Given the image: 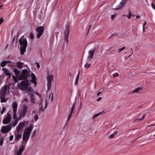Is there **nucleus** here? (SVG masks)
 <instances>
[{"instance_id": "1", "label": "nucleus", "mask_w": 155, "mask_h": 155, "mask_svg": "<svg viewBox=\"0 0 155 155\" xmlns=\"http://www.w3.org/2000/svg\"><path fill=\"white\" fill-rule=\"evenodd\" d=\"M19 42L20 45L21 54L23 55L25 52L26 48L27 47L28 43L27 39L26 38L24 37L23 36L20 39Z\"/></svg>"}, {"instance_id": "2", "label": "nucleus", "mask_w": 155, "mask_h": 155, "mask_svg": "<svg viewBox=\"0 0 155 155\" xmlns=\"http://www.w3.org/2000/svg\"><path fill=\"white\" fill-rule=\"evenodd\" d=\"M30 72L28 71L26 69L23 70L21 74L18 78V79L19 80H25L27 79L30 76Z\"/></svg>"}, {"instance_id": "3", "label": "nucleus", "mask_w": 155, "mask_h": 155, "mask_svg": "<svg viewBox=\"0 0 155 155\" xmlns=\"http://www.w3.org/2000/svg\"><path fill=\"white\" fill-rule=\"evenodd\" d=\"M30 85L28 82V80L27 81H22L18 85V87L22 91L25 90Z\"/></svg>"}, {"instance_id": "4", "label": "nucleus", "mask_w": 155, "mask_h": 155, "mask_svg": "<svg viewBox=\"0 0 155 155\" xmlns=\"http://www.w3.org/2000/svg\"><path fill=\"white\" fill-rule=\"evenodd\" d=\"M7 116L3 119L2 123L3 124H9L11 121V114L9 112L7 113Z\"/></svg>"}, {"instance_id": "5", "label": "nucleus", "mask_w": 155, "mask_h": 155, "mask_svg": "<svg viewBox=\"0 0 155 155\" xmlns=\"http://www.w3.org/2000/svg\"><path fill=\"white\" fill-rule=\"evenodd\" d=\"M12 129L11 124H9L5 126H3L2 127L1 131L2 134L8 133Z\"/></svg>"}, {"instance_id": "6", "label": "nucleus", "mask_w": 155, "mask_h": 155, "mask_svg": "<svg viewBox=\"0 0 155 155\" xmlns=\"http://www.w3.org/2000/svg\"><path fill=\"white\" fill-rule=\"evenodd\" d=\"M70 32V28L68 25H66L65 30L64 31V39L67 41V43H68V35Z\"/></svg>"}, {"instance_id": "7", "label": "nucleus", "mask_w": 155, "mask_h": 155, "mask_svg": "<svg viewBox=\"0 0 155 155\" xmlns=\"http://www.w3.org/2000/svg\"><path fill=\"white\" fill-rule=\"evenodd\" d=\"M53 78L54 76L53 75H49L47 77L48 90H49L51 89V81L53 80Z\"/></svg>"}, {"instance_id": "8", "label": "nucleus", "mask_w": 155, "mask_h": 155, "mask_svg": "<svg viewBox=\"0 0 155 155\" xmlns=\"http://www.w3.org/2000/svg\"><path fill=\"white\" fill-rule=\"evenodd\" d=\"M44 30V28L42 26H39L36 28V31L38 33L37 35V37L39 38L42 35Z\"/></svg>"}, {"instance_id": "9", "label": "nucleus", "mask_w": 155, "mask_h": 155, "mask_svg": "<svg viewBox=\"0 0 155 155\" xmlns=\"http://www.w3.org/2000/svg\"><path fill=\"white\" fill-rule=\"evenodd\" d=\"M18 104L16 102H14L12 105L13 111V118H15L16 117V112L18 107Z\"/></svg>"}, {"instance_id": "10", "label": "nucleus", "mask_w": 155, "mask_h": 155, "mask_svg": "<svg viewBox=\"0 0 155 155\" xmlns=\"http://www.w3.org/2000/svg\"><path fill=\"white\" fill-rule=\"evenodd\" d=\"M33 128V126L31 125H30L28 127L25 129L23 133L30 136L31 132Z\"/></svg>"}, {"instance_id": "11", "label": "nucleus", "mask_w": 155, "mask_h": 155, "mask_svg": "<svg viewBox=\"0 0 155 155\" xmlns=\"http://www.w3.org/2000/svg\"><path fill=\"white\" fill-rule=\"evenodd\" d=\"M25 125V123L24 122H21L20 123L16 128L17 133L19 134L21 130Z\"/></svg>"}, {"instance_id": "12", "label": "nucleus", "mask_w": 155, "mask_h": 155, "mask_svg": "<svg viewBox=\"0 0 155 155\" xmlns=\"http://www.w3.org/2000/svg\"><path fill=\"white\" fill-rule=\"evenodd\" d=\"M26 146V143L22 144L21 147L19 150L17 151L16 155H21L23 151L25 149Z\"/></svg>"}, {"instance_id": "13", "label": "nucleus", "mask_w": 155, "mask_h": 155, "mask_svg": "<svg viewBox=\"0 0 155 155\" xmlns=\"http://www.w3.org/2000/svg\"><path fill=\"white\" fill-rule=\"evenodd\" d=\"M30 136V135L25 134V133H23V141L24 142L22 141L21 142L22 144H23V143H25L26 144L29 139Z\"/></svg>"}, {"instance_id": "14", "label": "nucleus", "mask_w": 155, "mask_h": 155, "mask_svg": "<svg viewBox=\"0 0 155 155\" xmlns=\"http://www.w3.org/2000/svg\"><path fill=\"white\" fill-rule=\"evenodd\" d=\"M31 76L32 79L31 80V83L34 84L35 86V87L37 84V82H36L37 79L34 73H32Z\"/></svg>"}, {"instance_id": "15", "label": "nucleus", "mask_w": 155, "mask_h": 155, "mask_svg": "<svg viewBox=\"0 0 155 155\" xmlns=\"http://www.w3.org/2000/svg\"><path fill=\"white\" fill-rule=\"evenodd\" d=\"M95 51V49L89 51L88 52V55L87 57V58L88 59H90L92 58Z\"/></svg>"}, {"instance_id": "16", "label": "nucleus", "mask_w": 155, "mask_h": 155, "mask_svg": "<svg viewBox=\"0 0 155 155\" xmlns=\"http://www.w3.org/2000/svg\"><path fill=\"white\" fill-rule=\"evenodd\" d=\"M126 2V0H122L119 4V7L117 8H115V9H118L122 8L125 5Z\"/></svg>"}, {"instance_id": "17", "label": "nucleus", "mask_w": 155, "mask_h": 155, "mask_svg": "<svg viewBox=\"0 0 155 155\" xmlns=\"http://www.w3.org/2000/svg\"><path fill=\"white\" fill-rule=\"evenodd\" d=\"M2 70L4 71V72L6 75L7 76H8V78H10L11 76V74L9 72V71L8 69H6L5 68H3Z\"/></svg>"}, {"instance_id": "18", "label": "nucleus", "mask_w": 155, "mask_h": 155, "mask_svg": "<svg viewBox=\"0 0 155 155\" xmlns=\"http://www.w3.org/2000/svg\"><path fill=\"white\" fill-rule=\"evenodd\" d=\"M22 137V133L21 134H18L17 133V134L15 135V138L14 140L15 141L17 142L20 140Z\"/></svg>"}, {"instance_id": "19", "label": "nucleus", "mask_w": 155, "mask_h": 155, "mask_svg": "<svg viewBox=\"0 0 155 155\" xmlns=\"http://www.w3.org/2000/svg\"><path fill=\"white\" fill-rule=\"evenodd\" d=\"M25 90H26L25 93L28 94H30L33 92V91L31 87H28Z\"/></svg>"}, {"instance_id": "20", "label": "nucleus", "mask_w": 155, "mask_h": 155, "mask_svg": "<svg viewBox=\"0 0 155 155\" xmlns=\"http://www.w3.org/2000/svg\"><path fill=\"white\" fill-rule=\"evenodd\" d=\"M11 61H4L1 62V66L2 67H5L6 64L9 63Z\"/></svg>"}, {"instance_id": "21", "label": "nucleus", "mask_w": 155, "mask_h": 155, "mask_svg": "<svg viewBox=\"0 0 155 155\" xmlns=\"http://www.w3.org/2000/svg\"><path fill=\"white\" fill-rule=\"evenodd\" d=\"M13 118V119H15V121L12 124H11L12 127H14L17 124V123L18 122V118L16 117L15 118Z\"/></svg>"}, {"instance_id": "22", "label": "nucleus", "mask_w": 155, "mask_h": 155, "mask_svg": "<svg viewBox=\"0 0 155 155\" xmlns=\"http://www.w3.org/2000/svg\"><path fill=\"white\" fill-rule=\"evenodd\" d=\"M23 63L21 62H18L17 63V67L18 68L21 69Z\"/></svg>"}, {"instance_id": "23", "label": "nucleus", "mask_w": 155, "mask_h": 155, "mask_svg": "<svg viewBox=\"0 0 155 155\" xmlns=\"http://www.w3.org/2000/svg\"><path fill=\"white\" fill-rule=\"evenodd\" d=\"M28 109V106L25 104L23 105V109L22 111L26 113Z\"/></svg>"}, {"instance_id": "24", "label": "nucleus", "mask_w": 155, "mask_h": 155, "mask_svg": "<svg viewBox=\"0 0 155 155\" xmlns=\"http://www.w3.org/2000/svg\"><path fill=\"white\" fill-rule=\"evenodd\" d=\"M26 113L23 111H21L20 113V118L21 117H25Z\"/></svg>"}, {"instance_id": "25", "label": "nucleus", "mask_w": 155, "mask_h": 155, "mask_svg": "<svg viewBox=\"0 0 155 155\" xmlns=\"http://www.w3.org/2000/svg\"><path fill=\"white\" fill-rule=\"evenodd\" d=\"M13 71L15 73V75L16 76H17L20 73V71L17 69H14Z\"/></svg>"}, {"instance_id": "26", "label": "nucleus", "mask_w": 155, "mask_h": 155, "mask_svg": "<svg viewBox=\"0 0 155 155\" xmlns=\"http://www.w3.org/2000/svg\"><path fill=\"white\" fill-rule=\"evenodd\" d=\"M142 90L141 87H138L135 89L133 91V93H138Z\"/></svg>"}, {"instance_id": "27", "label": "nucleus", "mask_w": 155, "mask_h": 155, "mask_svg": "<svg viewBox=\"0 0 155 155\" xmlns=\"http://www.w3.org/2000/svg\"><path fill=\"white\" fill-rule=\"evenodd\" d=\"M75 106V103H74L72 105V107L71 109V112L70 113H71V114H72L73 111L74 110V107Z\"/></svg>"}, {"instance_id": "28", "label": "nucleus", "mask_w": 155, "mask_h": 155, "mask_svg": "<svg viewBox=\"0 0 155 155\" xmlns=\"http://www.w3.org/2000/svg\"><path fill=\"white\" fill-rule=\"evenodd\" d=\"M1 99V102L2 103L3 102H6L7 101V99L5 98V97H0Z\"/></svg>"}, {"instance_id": "29", "label": "nucleus", "mask_w": 155, "mask_h": 155, "mask_svg": "<svg viewBox=\"0 0 155 155\" xmlns=\"http://www.w3.org/2000/svg\"><path fill=\"white\" fill-rule=\"evenodd\" d=\"M79 73H79V71L78 72V74L77 75V77H76V80H75V85H77V83H78V79H79Z\"/></svg>"}, {"instance_id": "30", "label": "nucleus", "mask_w": 155, "mask_h": 155, "mask_svg": "<svg viewBox=\"0 0 155 155\" xmlns=\"http://www.w3.org/2000/svg\"><path fill=\"white\" fill-rule=\"evenodd\" d=\"M6 92L5 91H2L1 93V96L0 97H5V96L6 95Z\"/></svg>"}, {"instance_id": "31", "label": "nucleus", "mask_w": 155, "mask_h": 155, "mask_svg": "<svg viewBox=\"0 0 155 155\" xmlns=\"http://www.w3.org/2000/svg\"><path fill=\"white\" fill-rule=\"evenodd\" d=\"M91 65L90 63H86L84 65V67L86 68H89Z\"/></svg>"}, {"instance_id": "32", "label": "nucleus", "mask_w": 155, "mask_h": 155, "mask_svg": "<svg viewBox=\"0 0 155 155\" xmlns=\"http://www.w3.org/2000/svg\"><path fill=\"white\" fill-rule=\"evenodd\" d=\"M12 78L13 80L15 82H17L18 81V79L14 75H12Z\"/></svg>"}, {"instance_id": "33", "label": "nucleus", "mask_w": 155, "mask_h": 155, "mask_svg": "<svg viewBox=\"0 0 155 155\" xmlns=\"http://www.w3.org/2000/svg\"><path fill=\"white\" fill-rule=\"evenodd\" d=\"M34 119L35 120V122L38 120V116L37 114H36V115H35L34 117Z\"/></svg>"}, {"instance_id": "34", "label": "nucleus", "mask_w": 155, "mask_h": 155, "mask_svg": "<svg viewBox=\"0 0 155 155\" xmlns=\"http://www.w3.org/2000/svg\"><path fill=\"white\" fill-rule=\"evenodd\" d=\"M125 47H123L121 48H120L118 49V52L120 53L123 51L125 49Z\"/></svg>"}, {"instance_id": "35", "label": "nucleus", "mask_w": 155, "mask_h": 155, "mask_svg": "<svg viewBox=\"0 0 155 155\" xmlns=\"http://www.w3.org/2000/svg\"><path fill=\"white\" fill-rule=\"evenodd\" d=\"M5 110L6 108L5 107H4L2 108V110L1 112V113L2 114H3L4 113Z\"/></svg>"}, {"instance_id": "36", "label": "nucleus", "mask_w": 155, "mask_h": 155, "mask_svg": "<svg viewBox=\"0 0 155 155\" xmlns=\"http://www.w3.org/2000/svg\"><path fill=\"white\" fill-rule=\"evenodd\" d=\"M51 94L52 95H51V102H52V100H53V94L52 93H51L50 94V95L49 96V98H50V97H51Z\"/></svg>"}, {"instance_id": "37", "label": "nucleus", "mask_w": 155, "mask_h": 155, "mask_svg": "<svg viewBox=\"0 0 155 155\" xmlns=\"http://www.w3.org/2000/svg\"><path fill=\"white\" fill-rule=\"evenodd\" d=\"M118 76L119 74L117 73H115L113 74V77L114 78Z\"/></svg>"}, {"instance_id": "38", "label": "nucleus", "mask_w": 155, "mask_h": 155, "mask_svg": "<svg viewBox=\"0 0 155 155\" xmlns=\"http://www.w3.org/2000/svg\"><path fill=\"white\" fill-rule=\"evenodd\" d=\"M100 114V113H99L97 114H95L93 117H92V119H94L95 117H97L99 116V115Z\"/></svg>"}, {"instance_id": "39", "label": "nucleus", "mask_w": 155, "mask_h": 155, "mask_svg": "<svg viewBox=\"0 0 155 155\" xmlns=\"http://www.w3.org/2000/svg\"><path fill=\"white\" fill-rule=\"evenodd\" d=\"M72 114H71V113H70L69 114V116L68 118V119H67V121L66 122V124H67V122H68V121L69 120L70 118H71V116H72Z\"/></svg>"}, {"instance_id": "40", "label": "nucleus", "mask_w": 155, "mask_h": 155, "mask_svg": "<svg viewBox=\"0 0 155 155\" xmlns=\"http://www.w3.org/2000/svg\"><path fill=\"white\" fill-rule=\"evenodd\" d=\"M129 19H130L131 18V14L130 13V11L129 12V15H127L126 16Z\"/></svg>"}, {"instance_id": "41", "label": "nucleus", "mask_w": 155, "mask_h": 155, "mask_svg": "<svg viewBox=\"0 0 155 155\" xmlns=\"http://www.w3.org/2000/svg\"><path fill=\"white\" fill-rule=\"evenodd\" d=\"M117 35H118L117 33H114L109 38L113 37V36H117Z\"/></svg>"}, {"instance_id": "42", "label": "nucleus", "mask_w": 155, "mask_h": 155, "mask_svg": "<svg viewBox=\"0 0 155 155\" xmlns=\"http://www.w3.org/2000/svg\"><path fill=\"white\" fill-rule=\"evenodd\" d=\"M3 139L0 138V145L2 146L3 142Z\"/></svg>"}, {"instance_id": "43", "label": "nucleus", "mask_w": 155, "mask_h": 155, "mask_svg": "<svg viewBox=\"0 0 155 155\" xmlns=\"http://www.w3.org/2000/svg\"><path fill=\"white\" fill-rule=\"evenodd\" d=\"M145 115L144 114L143 115L142 118H140V119H137V120H138V121H140V120H143L145 118Z\"/></svg>"}, {"instance_id": "44", "label": "nucleus", "mask_w": 155, "mask_h": 155, "mask_svg": "<svg viewBox=\"0 0 155 155\" xmlns=\"http://www.w3.org/2000/svg\"><path fill=\"white\" fill-rule=\"evenodd\" d=\"M146 21H144V23L143 25V32H144V29H145V26L146 25Z\"/></svg>"}, {"instance_id": "45", "label": "nucleus", "mask_w": 155, "mask_h": 155, "mask_svg": "<svg viewBox=\"0 0 155 155\" xmlns=\"http://www.w3.org/2000/svg\"><path fill=\"white\" fill-rule=\"evenodd\" d=\"M31 102L33 104H35V99L34 98H31Z\"/></svg>"}, {"instance_id": "46", "label": "nucleus", "mask_w": 155, "mask_h": 155, "mask_svg": "<svg viewBox=\"0 0 155 155\" xmlns=\"http://www.w3.org/2000/svg\"><path fill=\"white\" fill-rule=\"evenodd\" d=\"M34 37V35L33 34V33L32 32H31L30 34V38L31 39H33Z\"/></svg>"}, {"instance_id": "47", "label": "nucleus", "mask_w": 155, "mask_h": 155, "mask_svg": "<svg viewBox=\"0 0 155 155\" xmlns=\"http://www.w3.org/2000/svg\"><path fill=\"white\" fill-rule=\"evenodd\" d=\"M45 109H43V107H40L39 109V110L40 111H41V112H43L44 111V110Z\"/></svg>"}, {"instance_id": "48", "label": "nucleus", "mask_w": 155, "mask_h": 155, "mask_svg": "<svg viewBox=\"0 0 155 155\" xmlns=\"http://www.w3.org/2000/svg\"><path fill=\"white\" fill-rule=\"evenodd\" d=\"M8 86L6 85L4 87V89L2 91H5V92H6V91L7 89Z\"/></svg>"}, {"instance_id": "49", "label": "nucleus", "mask_w": 155, "mask_h": 155, "mask_svg": "<svg viewBox=\"0 0 155 155\" xmlns=\"http://www.w3.org/2000/svg\"><path fill=\"white\" fill-rule=\"evenodd\" d=\"M116 14H114L113 15H111V18L112 20H113L114 18L116 16Z\"/></svg>"}, {"instance_id": "50", "label": "nucleus", "mask_w": 155, "mask_h": 155, "mask_svg": "<svg viewBox=\"0 0 155 155\" xmlns=\"http://www.w3.org/2000/svg\"><path fill=\"white\" fill-rule=\"evenodd\" d=\"M48 104V103H47V100H46L45 104V109H46L47 107Z\"/></svg>"}, {"instance_id": "51", "label": "nucleus", "mask_w": 155, "mask_h": 155, "mask_svg": "<svg viewBox=\"0 0 155 155\" xmlns=\"http://www.w3.org/2000/svg\"><path fill=\"white\" fill-rule=\"evenodd\" d=\"M14 136L13 135H11L9 137V140L12 141L13 139Z\"/></svg>"}, {"instance_id": "52", "label": "nucleus", "mask_w": 155, "mask_h": 155, "mask_svg": "<svg viewBox=\"0 0 155 155\" xmlns=\"http://www.w3.org/2000/svg\"><path fill=\"white\" fill-rule=\"evenodd\" d=\"M151 6L152 8L155 10V5L153 3H152L151 4Z\"/></svg>"}, {"instance_id": "53", "label": "nucleus", "mask_w": 155, "mask_h": 155, "mask_svg": "<svg viewBox=\"0 0 155 155\" xmlns=\"http://www.w3.org/2000/svg\"><path fill=\"white\" fill-rule=\"evenodd\" d=\"M91 25H89V28H88V31H87V34H88L89 32V30H90V28H91Z\"/></svg>"}, {"instance_id": "54", "label": "nucleus", "mask_w": 155, "mask_h": 155, "mask_svg": "<svg viewBox=\"0 0 155 155\" xmlns=\"http://www.w3.org/2000/svg\"><path fill=\"white\" fill-rule=\"evenodd\" d=\"M33 92L32 93H31L30 94H31V98H34V95L33 94Z\"/></svg>"}, {"instance_id": "55", "label": "nucleus", "mask_w": 155, "mask_h": 155, "mask_svg": "<svg viewBox=\"0 0 155 155\" xmlns=\"http://www.w3.org/2000/svg\"><path fill=\"white\" fill-rule=\"evenodd\" d=\"M114 134H112L109 136V138H113L114 137Z\"/></svg>"}, {"instance_id": "56", "label": "nucleus", "mask_w": 155, "mask_h": 155, "mask_svg": "<svg viewBox=\"0 0 155 155\" xmlns=\"http://www.w3.org/2000/svg\"><path fill=\"white\" fill-rule=\"evenodd\" d=\"M36 130H34L33 134H32V136L33 137V136H34L35 134H36Z\"/></svg>"}, {"instance_id": "57", "label": "nucleus", "mask_w": 155, "mask_h": 155, "mask_svg": "<svg viewBox=\"0 0 155 155\" xmlns=\"http://www.w3.org/2000/svg\"><path fill=\"white\" fill-rule=\"evenodd\" d=\"M36 64L37 65V67L38 68H39L40 67V65L39 63L38 62H36Z\"/></svg>"}, {"instance_id": "58", "label": "nucleus", "mask_w": 155, "mask_h": 155, "mask_svg": "<svg viewBox=\"0 0 155 155\" xmlns=\"http://www.w3.org/2000/svg\"><path fill=\"white\" fill-rule=\"evenodd\" d=\"M102 99V97H99V98H98L97 99V101H100Z\"/></svg>"}, {"instance_id": "59", "label": "nucleus", "mask_w": 155, "mask_h": 155, "mask_svg": "<svg viewBox=\"0 0 155 155\" xmlns=\"http://www.w3.org/2000/svg\"><path fill=\"white\" fill-rule=\"evenodd\" d=\"M23 101L25 102H27L28 101V100L27 98H26L24 99Z\"/></svg>"}, {"instance_id": "60", "label": "nucleus", "mask_w": 155, "mask_h": 155, "mask_svg": "<svg viewBox=\"0 0 155 155\" xmlns=\"http://www.w3.org/2000/svg\"><path fill=\"white\" fill-rule=\"evenodd\" d=\"M155 126V124H151V125H150L148 126V127H151V126Z\"/></svg>"}, {"instance_id": "61", "label": "nucleus", "mask_w": 155, "mask_h": 155, "mask_svg": "<svg viewBox=\"0 0 155 155\" xmlns=\"http://www.w3.org/2000/svg\"><path fill=\"white\" fill-rule=\"evenodd\" d=\"M138 138H136L135 140H134L132 141V142H134L136 140H138Z\"/></svg>"}, {"instance_id": "62", "label": "nucleus", "mask_w": 155, "mask_h": 155, "mask_svg": "<svg viewBox=\"0 0 155 155\" xmlns=\"http://www.w3.org/2000/svg\"><path fill=\"white\" fill-rule=\"evenodd\" d=\"M131 49V51H132V54H130V55L128 56V57H130V56H131V55H132V54L133 53V51H132V49Z\"/></svg>"}, {"instance_id": "63", "label": "nucleus", "mask_w": 155, "mask_h": 155, "mask_svg": "<svg viewBox=\"0 0 155 155\" xmlns=\"http://www.w3.org/2000/svg\"><path fill=\"white\" fill-rule=\"evenodd\" d=\"M136 18H140V16H139V15H137L136 16Z\"/></svg>"}, {"instance_id": "64", "label": "nucleus", "mask_w": 155, "mask_h": 155, "mask_svg": "<svg viewBox=\"0 0 155 155\" xmlns=\"http://www.w3.org/2000/svg\"><path fill=\"white\" fill-rule=\"evenodd\" d=\"M101 92H100V91L98 92L97 94V96H98L99 95L101 94Z\"/></svg>"}]
</instances>
